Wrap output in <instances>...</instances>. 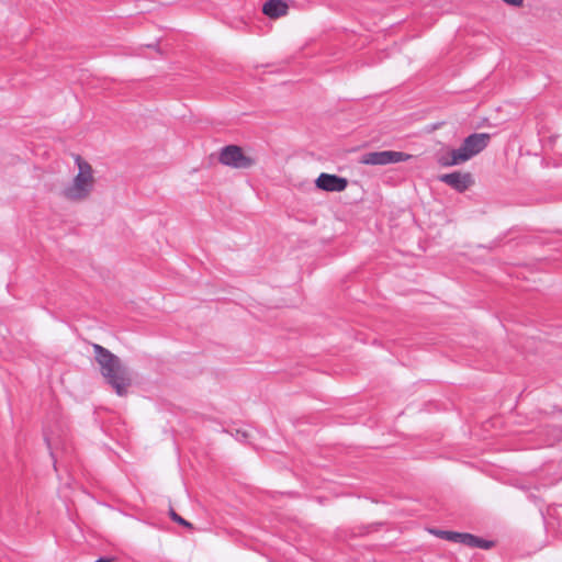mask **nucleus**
Instances as JSON below:
<instances>
[{
  "instance_id": "4",
  "label": "nucleus",
  "mask_w": 562,
  "mask_h": 562,
  "mask_svg": "<svg viewBox=\"0 0 562 562\" xmlns=\"http://www.w3.org/2000/svg\"><path fill=\"white\" fill-rule=\"evenodd\" d=\"M218 160L221 164L236 168L248 169L256 164V160L247 156L241 147L237 145H227L221 149Z\"/></svg>"
},
{
  "instance_id": "6",
  "label": "nucleus",
  "mask_w": 562,
  "mask_h": 562,
  "mask_svg": "<svg viewBox=\"0 0 562 562\" xmlns=\"http://www.w3.org/2000/svg\"><path fill=\"white\" fill-rule=\"evenodd\" d=\"M315 184L323 191L341 192L347 188L348 180L337 175L323 172L315 180Z\"/></svg>"
},
{
  "instance_id": "1",
  "label": "nucleus",
  "mask_w": 562,
  "mask_h": 562,
  "mask_svg": "<svg viewBox=\"0 0 562 562\" xmlns=\"http://www.w3.org/2000/svg\"><path fill=\"white\" fill-rule=\"evenodd\" d=\"M93 349L95 360L101 369V374L115 390L116 394L123 396L126 393L127 386L131 384L127 368L122 363L119 357L106 348L94 344Z\"/></svg>"
},
{
  "instance_id": "7",
  "label": "nucleus",
  "mask_w": 562,
  "mask_h": 562,
  "mask_svg": "<svg viewBox=\"0 0 562 562\" xmlns=\"http://www.w3.org/2000/svg\"><path fill=\"white\" fill-rule=\"evenodd\" d=\"M439 180L460 193L467 191L473 183L471 173L460 171L441 175Z\"/></svg>"
},
{
  "instance_id": "3",
  "label": "nucleus",
  "mask_w": 562,
  "mask_h": 562,
  "mask_svg": "<svg viewBox=\"0 0 562 562\" xmlns=\"http://www.w3.org/2000/svg\"><path fill=\"white\" fill-rule=\"evenodd\" d=\"M76 161L79 172L75 177L72 183L64 189V195L69 200H81L86 198L92 188L91 166L81 160L80 157H77Z\"/></svg>"
},
{
  "instance_id": "13",
  "label": "nucleus",
  "mask_w": 562,
  "mask_h": 562,
  "mask_svg": "<svg viewBox=\"0 0 562 562\" xmlns=\"http://www.w3.org/2000/svg\"><path fill=\"white\" fill-rule=\"evenodd\" d=\"M504 2L513 5H519L521 4L522 0H503Z\"/></svg>"
},
{
  "instance_id": "14",
  "label": "nucleus",
  "mask_w": 562,
  "mask_h": 562,
  "mask_svg": "<svg viewBox=\"0 0 562 562\" xmlns=\"http://www.w3.org/2000/svg\"><path fill=\"white\" fill-rule=\"evenodd\" d=\"M109 561H110V559L101 557L98 560H95L94 562H109Z\"/></svg>"
},
{
  "instance_id": "10",
  "label": "nucleus",
  "mask_w": 562,
  "mask_h": 562,
  "mask_svg": "<svg viewBox=\"0 0 562 562\" xmlns=\"http://www.w3.org/2000/svg\"><path fill=\"white\" fill-rule=\"evenodd\" d=\"M430 532L440 539L448 540L454 543H462L463 532L442 529H432L430 530Z\"/></svg>"
},
{
  "instance_id": "9",
  "label": "nucleus",
  "mask_w": 562,
  "mask_h": 562,
  "mask_svg": "<svg viewBox=\"0 0 562 562\" xmlns=\"http://www.w3.org/2000/svg\"><path fill=\"white\" fill-rule=\"evenodd\" d=\"M461 544L469 548H480L484 550H488L494 547V542L492 540L483 539L469 532H463Z\"/></svg>"
},
{
  "instance_id": "15",
  "label": "nucleus",
  "mask_w": 562,
  "mask_h": 562,
  "mask_svg": "<svg viewBox=\"0 0 562 562\" xmlns=\"http://www.w3.org/2000/svg\"><path fill=\"white\" fill-rule=\"evenodd\" d=\"M45 441L47 443V447L50 449V439L46 432H45Z\"/></svg>"
},
{
  "instance_id": "11",
  "label": "nucleus",
  "mask_w": 562,
  "mask_h": 562,
  "mask_svg": "<svg viewBox=\"0 0 562 562\" xmlns=\"http://www.w3.org/2000/svg\"><path fill=\"white\" fill-rule=\"evenodd\" d=\"M169 517L177 524L183 526V527H187V528H192V524L189 522L188 520H186L184 518H182L180 515H178L173 508H170L169 509Z\"/></svg>"
},
{
  "instance_id": "5",
  "label": "nucleus",
  "mask_w": 562,
  "mask_h": 562,
  "mask_svg": "<svg viewBox=\"0 0 562 562\" xmlns=\"http://www.w3.org/2000/svg\"><path fill=\"white\" fill-rule=\"evenodd\" d=\"M409 157L408 154L395 150L370 151L362 156V162L372 166H385L406 161Z\"/></svg>"
},
{
  "instance_id": "12",
  "label": "nucleus",
  "mask_w": 562,
  "mask_h": 562,
  "mask_svg": "<svg viewBox=\"0 0 562 562\" xmlns=\"http://www.w3.org/2000/svg\"><path fill=\"white\" fill-rule=\"evenodd\" d=\"M248 438V432L245 430H237L236 432V439L238 441H246Z\"/></svg>"
},
{
  "instance_id": "8",
  "label": "nucleus",
  "mask_w": 562,
  "mask_h": 562,
  "mask_svg": "<svg viewBox=\"0 0 562 562\" xmlns=\"http://www.w3.org/2000/svg\"><path fill=\"white\" fill-rule=\"evenodd\" d=\"M288 3L283 0H268L262 5V13L270 19H278L288 13Z\"/></svg>"
},
{
  "instance_id": "2",
  "label": "nucleus",
  "mask_w": 562,
  "mask_h": 562,
  "mask_svg": "<svg viewBox=\"0 0 562 562\" xmlns=\"http://www.w3.org/2000/svg\"><path fill=\"white\" fill-rule=\"evenodd\" d=\"M490 140L491 134L488 133H472L463 139L459 148L440 154L437 161L442 167L461 165L482 153L488 146Z\"/></svg>"
}]
</instances>
